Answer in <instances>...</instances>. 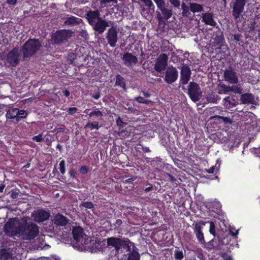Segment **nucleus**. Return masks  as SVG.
Segmentation results:
<instances>
[{
  "instance_id": "obj_42",
  "label": "nucleus",
  "mask_w": 260,
  "mask_h": 260,
  "mask_svg": "<svg viewBox=\"0 0 260 260\" xmlns=\"http://www.w3.org/2000/svg\"><path fill=\"white\" fill-rule=\"evenodd\" d=\"M174 257L176 260H182L184 257V254L182 251L175 250L174 251Z\"/></svg>"
},
{
  "instance_id": "obj_50",
  "label": "nucleus",
  "mask_w": 260,
  "mask_h": 260,
  "mask_svg": "<svg viewBox=\"0 0 260 260\" xmlns=\"http://www.w3.org/2000/svg\"><path fill=\"white\" fill-rule=\"evenodd\" d=\"M209 232L211 234L213 235L214 236H215V234H216L215 225L213 221L210 222Z\"/></svg>"
},
{
  "instance_id": "obj_20",
  "label": "nucleus",
  "mask_w": 260,
  "mask_h": 260,
  "mask_svg": "<svg viewBox=\"0 0 260 260\" xmlns=\"http://www.w3.org/2000/svg\"><path fill=\"white\" fill-rule=\"evenodd\" d=\"M100 16L101 14L99 10H92L89 9L86 12L85 17L89 24L91 25L95 21H98L99 19L102 18Z\"/></svg>"
},
{
  "instance_id": "obj_49",
  "label": "nucleus",
  "mask_w": 260,
  "mask_h": 260,
  "mask_svg": "<svg viewBox=\"0 0 260 260\" xmlns=\"http://www.w3.org/2000/svg\"><path fill=\"white\" fill-rule=\"evenodd\" d=\"M59 170L61 174H64L66 172V168H65V161L64 160H62L59 164Z\"/></svg>"
},
{
  "instance_id": "obj_15",
  "label": "nucleus",
  "mask_w": 260,
  "mask_h": 260,
  "mask_svg": "<svg viewBox=\"0 0 260 260\" xmlns=\"http://www.w3.org/2000/svg\"><path fill=\"white\" fill-rule=\"evenodd\" d=\"M246 4V0H235L233 4L232 14L233 17L237 19L244 10Z\"/></svg>"
},
{
  "instance_id": "obj_5",
  "label": "nucleus",
  "mask_w": 260,
  "mask_h": 260,
  "mask_svg": "<svg viewBox=\"0 0 260 260\" xmlns=\"http://www.w3.org/2000/svg\"><path fill=\"white\" fill-rule=\"evenodd\" d=\"M72 32L71 30H58L51 36L52 44L53 45H60L66 43L72 37Z\"/></svg>"
},
{
  "instance_id": "obj_43",
  "label": "nucleus",
  "mask_w": 260,
  "mask_h": 260,
  "mask_svg": "<svg viewBox=\"0 0 260 260\" xmlns=\"http://www.w3.org/2000/svg\"><path fill=\"white\" fill-rule=\"evenodd\" d=\"M116 123L119 128H123L127 124L126 122H124L122 121L121 118L120 116H118L116 119Z\"/></svg>"
},
{
  "instance_id": "obj_46",
  "label": "nucleus",
  "mask_w": 260,
  "mask_h": 260,
  "mask_svg": "<svg viewBox=\"0 0 260 260\" xmlns=\"http://www.w3.org/2000/svg\"><path fill=\"white\" fill-rule=\"evenodd\" d=\"M141 1H142L144 3V5L149 7V8L150 9H152V10H154L155 7H154V5H153L152 2L151 1V0H141Z\"/></svg>"
},
{
  "instance_id": "obj_33",
  "label": "nucleus",
  "mask_w": 260,
  "mask_h": 260,
  "mask_svg": "<svg viewBox=\"0 0 260 260\" xmlns=\"http://www.w3.org/2000/svg\"><path fill=\"white\" fill-rule=\"evenodd\" d=\"M189 9L193 13L201 12L203 11V6L201 5L196 3H189Z\"/></svg>"
},
{
  "instance_id": "obj_27",
  "label": "nucleus",
  "mask_w": 260,
  "mask_h": 260,
  "mask_svg": "<svg viewBox=\"0 0 260 260\" xmlns=\"http://www.w3.org/2000/svg\"><path fill=\"white\" fill-rule=\"evenodd\" d=\"M101 124L98 121H92L88 122L85 125L84 128L87 131H92L93 129L98 130L101 127Z\"/></svg>"
},
{
  "instance_id": "obj_59",
  "label": "nucleus",
  "mask_w": 260,
  "mask_h": 260,
  "mask_svg": "<svg viewBox=\"0 0 260 260\" xmlns=\"http://www.w3.org/2000/svg\"><path fill=\"white\" fill-rule=\"evenodd\" d=\"M19 195L18 192H17L16 190H15L14 189H12L11 191V198L15 199L18 198Z\"/></svg>"
},
{
  "instance_id": "obj_25",
  "label": "nucleus",
  "mask_w": 260,
  "mask_h": 260,
  "mask_svg": "<svg viewBox=\"0 0 260 260\" xmlns=\"http://www.w3.org/2000/svg\"><path fill=\"white\" fill-rule=\"evenodd\" d=\"M82 22V19L74 16H70L66 18L64 23L67 25L75 26L80 24Z\"/></svg>"
},
{
  "instance_id": "obj_45",
  "label": "nucleus",
  "mask_w": 260,
  "mask_h": 260,
  "mask_svg": "<svg viewBox=\"0 0 260 260\" xmlns=\"http://www.w3.org/2000/svg\"><path fill=\"white\" fill-rule=\"evenodd\" d=\"M242 89L238 86H230V92H233L235 93L241 94L242 93Z\"/></svg>"
},
{
  "instance_id": "obj_22",
  "label": "nucleus",
  "mask_w": 260,
  "mask_h": 260,
  "mask_svg": "<svg viewBox=\"0 0 260 260\" xmlns=\"http://www.w3.org/2000/svg\"><path fill=\"white\" fill-rule=\"evenodd\" d=\"M72 235L74 239L77 242H81L83 241V236L84 235V232L83 229L80 226H75L73 228L72 230Z\"/></svg>"
},
{
  "instance_id": "obj_53",
  "label": "nucleus",
  "mask_w": 260,
  "mask_h": 260,
  "mask_svg": "<svg viewBox=\"0 0 260 260\" xmlns=\"http://www.w3.org/2000/svg\"><path fill=\"white\" fill-rule=\"evenodd\" d=\"M117 0H100V3L101 6L105 5L107 4L112 3L113 4H117Z\"/></svg>"
},
{
  "instance_id": "obj_60",
  "label": "nucleus",
  "mask_w": 260,
  "mask_h": 260,
  "mask_svg": "<svg viewBox=\"0 0 260 260\" xmlns=\"http://www.w3.org/2000/svg\"><path fill=\"white\" fill-rule=\"evenodd\" d=\"M70 176L72 179H75L76 177V171L75 169H72L69 172Z\"/></svg>"
},
{
  "instance_id": "obj_41",
  "label": "nucleus",
  "mask_w": 260,
  "mask_h": 260,
  "mask_svg": "<svg viewBox=\"0 0 260 260\" xmlns=\"http://www.w3.org/2000/svg\"><path fill=\"white\" fill-rule=\"evenodd\" d=\"M122 224V221L120 219H117L112 226L116 231H121L120 226Z\"/></svg>"
},
{
  "instance_id": "obj_61",
  "label": "nucleus",
  "mask_w": 260,
  "mask_h": 260,
  "mask_svg": "<svg viewBox=\"0 0 260 260\" xmlns=\"http://www.w3.org/2000/svg\"><path fill=\"white\" fill-rule=\"evenodd\" d=\"M65 130L64 127H55L54 129V132H56V133L63 132Z\"/></svg>"
},
{
  "instance_id": "obj_62",
  "label": "nucleus",
  "mask_w": 260,
  "mask_h": 260,
  "mask_svg": "<svg viewBox=\"0 0 260 260\" xmlns=\"http://www.w3.org/2000/svg\"><path fill=\"white\" fill-rule=\"evenodd\" d=\"M239 230H236V231L234 232V231H232V228H231L229 230V232L230 233V234H231V235L232 236H233L234 237H236L238 235V234H239Z\"/></svg>"
},
{
  "instance_id": "obj_48",
  "label": "nucleus",
  "mask_w": 260,
  "mask_h": 260,
  "mask_svg": "<svg viewBox=\"0 0 260 260\" xmlns=\"http://www.w3.org/2000/svg\"><path fill=\"white\" fill-rule=\"evenodd\" d=\"M77 54L74 52H70L68 55V60L73 63V61L76 59Z\"/></svg>"
},
{
  "instance_id": "obj_24",
  "label": "nucleus",
  "mask_w": 260,
  "mask_h": 260,
  "mask_svg": "<svg viewBox=\"0 0 260 260\" xmlns=\"http://www.w3.org/2000/svg\"><path fill=\"white\" fill-rule=\"evenodd\" d=\"M202 21L206 24L215 26L217 23L213 19L212 14L210 13H205L202 15Z\"/></svg>"
},
{
  "instance_id": "obj_19",
  "label": "nucleus",
  "mask_w": 260,
  "mask_h": 260,
  "mask_svg": "<svg viewBox=\"0 0 260 260\" xmlns=\"http://www.w3.org/2000/svg\"><path fill=\"white\" fill-rule=\"evenodd\" d=\"M121 59L123 64L131 68H132L138 62L137 57L129 52L124 53Z\"/></svg>"
},
{
  "instance_id": "obj_38",
  "label": "nucleus",
  "mask_w": 260,
  "mask_h": 260,
  "mask_svg": "<svg viewBox=\"0 0 260 260\" xmlns=\"http://www.w3.org/2000/svg\"><path fill=\"white\" fill-rule=\"evenodd\" d=\"M10 255V253L6 249H2L0 251V260H8Z\"/></svg>"
},
{
  "instance_id": "obj_2",
  "label": "nucleus",
  "mask_w": 260,
  "mask_h": 260,
  "mask_svg": "<svg viewBox=\"0 0 260 260\" xmlns=\"http://www.w3.org/2000/svg\"><path fill=\"white\" fill-rule=\"evenodd\" d=\"M19 229H20L19 237L21 236L23 240H33L39 235V226L31 222H28L25 220L22 222V225L19 227Z\"/></svg>"
},
{
  "instance_id": "obj_28",
  "label": "nucleus",
  "mask_w": 260,
  "mask_h": 260,
  "mask_svg": "<svg viewBox=\"0 0 260 260\" xmlns=\"http://www.w3.org/2000/svg\"><path fill=\"white\" fill-rule=\"evenodd\" d=\"M217 90L218 93L220 94H229L230 93V86L219 84L217 86Z\"/></svg>"
},
{
  "instance_id": "obj_11",
  "label": "nucleus",
  "mask_w": 260,
  "mask_h": 260,
  "mask_svg": "<svg viewBox=\"0 0 260 260\" xmlns=\"http://www.w3.org/2000/svg\"><path fill=\"white\" fill-rule=\"evenodd\" d=\"M164 168L168 172L166 173V178L167 180L173 184H178L179 182L176 178V177H178L177 174L178 173L177 169L169 164H167Z\"/></svg>"
},
{
  "instance_id": "obj_1",
  "label": "nucleus",
  "mask_w": 260,
  "mask_h": 260,
  "mask_svg": "<svg viewBox=\"0 0 260 260\" xmlns=\"http://www.w3.org/2000/svg\"><path fill=\"white\" fill-rule=\"evenodd\" d=\"M42 46L38 39H29L22 45L21 52L23 58H30L35 55Z\"/></svg>"
},
{
  "instance_id": "obj_14",
  "label": "nucleus",
  "mask_w": 260,
  "mask_h": 260,
  "mask_svg": "<svg viewBox=\"0 0 260 260\" xmlns=\"http://www.w3.org/2000/svg\"><path fill=\"white\" fill-rule=\"evenodd\" d=\"M168 56L165 53L159 55L155 63L154 69L157 72H161L166 70L168 66Z\"/></svg>"
},
{
  "instance_id": "obj_3",
  "label": "nucleus",
  "mask_w": 260,
  "mask_h": 260,
  "mask_svg": "<svg viewBox=\"0 0 260 260\" xmlns=\"http://www.w3.org/2000/svg\"><path fill=\"white\" fill-rule=\"evenodd\" d=\"M22 222L17 218H10L4 226V231L9 237H19Z\"/></svg>"
},
{
  "instance_id": "obj_44",
  "label": "nucleus",
  "mask_w": 260,
  "mask_h": 260,
  "mask_svg": "<svg viewBox=\"0 0 260 260\" xmlns=\"http://www.w3.org/2000/svg\"><path fill=\"white\" fill-rule=\"evenodd\" d=\"M135 100L139 103L145 104L147 105L152 102L151 101L149 100H145L141 96H138L135 98Z\"/></svg>"
},
{
  "instance_id": "obj_26",
  "label": "nucleus",
  "mask_w": 260,
  "mask_h": 260,
  "mask_svg": "<svg viewBox=\"0 0 260 260\" xmlns=\"http://www.w3.org/2000/svg\"><path fill=\"white\" fill-rule=\"evenodd\" d=\"M89 118H91L93 121L96 118L97 120H102L103 116V114L102 111L98 108L92 110L90 113L88 114Z\"/></svg>"
},
{
  "instance_id": "obj_7",
  "label": "nucleus",
  "mask_w": 260,
  "mask_h": 260,
  "mask_svg": "<svg viewBox=\"0 0 260 260\" xmlns=\"http://www.w3.org/2000/svg\"><path fill=\"white\" fill-rule=\"evenodd\" d=\"M211 38L213 40V45L215 48L220 49L225 42L223 32L218 26L215 28V30L211 34Z\"/></svg>"
},
{
  "instance_id": "obj_9",
  "label": "nucleus",
  "mask_w": 260,
  "mask_h": 260,
  "mask_svg": "<svg viewBox=\"0 0 260 260\" xmlns=\"http://www.w3.org/2000/svg\"><path fill=\"white\" fill-rule=\"evenodd\" d=\"M178 78V72L176 68L169 67L165 72L164 81L168 84H172L176 81Z\"/></svg>"
},
{
  "instance_id": "obj_47",
  "label": "nucleus",
  "mask_w": 260,
  "mask_h": 260,
  "mask_svg": "<svg viewBox=\"0 0 260 260\" xmlns=\"http://www.w3.org/2000/svg\"><path fill=\"white\" fill-rule=\"evenodd\" d=\"M89 167L86 166H82L80 168L79 171L82 175H86L89 172Z\"/></svg>"
},
{
  "instance_id": "obj_23",
  "label": "nucleus",
  "mask_w": 260,
  "mask_h": 260,
  "mask_svg": "<svg viewBox=\"0 0 260 260\" xmlns=\"http://www.w3.org/2000/svg\"><path fill=\"white\" fill-rule=\"evenodd\" d=\"M69 221V219L67 217L59 213L54 217V223L57 226H65Z\"/></svg>"
},
{
  "instance_id": "obj_4",
  "label": "nucleus",
  "mask_w": 260,
  "mask_h": 260,
  "mask_svg": "<svg viewBox=\"0 0 260 260\" xmlns=\"http://www.w3.org/2000/svg\"><path fill=\"white\" fill-rule=\"evenodd\" d=\"M107 244L108 246L114 247L116 252L119 253V251L125 247L130 250L129 245L131 242L128 239H121L118 237H111L107 239Z\"/></svg>"
},
{
  "instance_id": "obj_6",
  "label": "nucleus",
  "mask_w": 260,
  "mask_h": 260,
  "mask_svg": "<svg viewBox=\"0 0 260 260\" xmlns=\"http://www.w3.org/2000/svg\"><path fill=\"white\" fill-rule=\"evenodd\" d=\"M187 90L188 96L194 102L198 101L202 96V91L199 85L194 81L189 83Z\"/></svg>"
},
{
  "instance_id": "obj_32",
  "label": "nucleus",
  "mask_w": 260,
  "mask_h": 260,
  "mask_svg": "<svg viewBox=\"0 0 260 260\" xmlns=\"http://www.w3.org/2000/svg\"><path fill=\"white\" fill-rule=\"evenodd\" d=\"M253 96L251 93H246L241 95V101L243 104L252 103L253 101Z\"/></svg>"
},
{
  "instance_id": "obj_39",
  "label": "nucleus",
  "mask_w": 260,
  "mask_h": 260,
  "mask_svg": "<svg viewBox=\"0 0 260 260\" xmlns=\"http://www.w3.org/2000/svg\"><path fill=\"white\" fill-rule=\"evenodd\" d=\"M181 9L182 10V14L184 17H188L190 14L189 12V10L190 9L189 7L185 4V3H183L181 4Z\"/></svg>"
},
{
  "instance_id": "obj_18",
  "label": "nucleus",
  "mask_w": 260,
  "mask_h": 260,
  "mask_svg": "<svg viewBox=\"0 0 260 260\" xmlns=\"http://www.w3.org/2000/svg\"><path fill=\"white\" fill-rule=\"evenodd\" d=\"M205 222L203 221H200L197 222L194 224L193 228V232L195 234L198 242L201 244H204L206 243L204 233L202 230L203 226L205 225Z\"/></svg>"
},
{
  "instance_id": "obj_35",
  "label": "nucleus",
  "mask_w": 260,
  "mask_h": 260,
  "mask_svg": "<svg viewBox=\"0 0 260 260\" xmlns=\"http://www.w3.org/2000/svg\"><path fill=\"white\" fill-rule=\"evenodd\" d=\"M128 251L129 252L127 254V260H140V256L138 251L136 250L131 251V249Z\"/></svg>"
},
{
  "instance_id": "obj_34",
  "label": "nucleus",
  "mask_w": 260,
  "mask_h": 260,
  "mask_svg": "<svg viewBox=\"0 0 260 260\" xmlns=\"http://www.w3.org/2000/svg\"><path fill=\"white\" fill-rule=\"evenodd\" d=\"M211 119L216 120L219 122H222L224 123H232V120L227 117H223L219 115H214L211 117Z\"/></svg>"
},
{
  "instance_id": "obj_57",
  "label": "nucleus",
  "mask_w": 260,
  "mask_h": 260,
  "mask_svg": "<svg viewBox=\"0 0 260 260\" xmlns=\"http://www.w3.org/2000/svg\"><path fill=\"white\" fill-rule=\"evenodd\" d=\"M221 257L224 260H233L232 256L225 252H224L221 254Z\"/></svg>"
},
{
  "instance_id": "obj_64",
  "label": "nucleus",
  "mask_w": 260,
  "mask_h": 260,
  "mask_svg": "<svg viewBox=\"0 0 260 260\" xmlns=\"http://www.w3.org/2000/svg\"><path fill=\"white\" fill-rule=\"evenodd\" d=\"M100 71L98 69H94L93 71L92 72L91 75L92 77H95L100 74Z\"/></svg>"
},
{
  "instance_id": "obj_30",
  "label": "nucleus",
  "mask_w": 260,
  "mask_h": 260,
  "mask_svg": "<svg viewBox=\"0 0 260 260\" xmlns=\"http://www.w3.org/2000/svg\"><path fill=\"white\" fill-rule=\"evenodd\" d=\"M115 86L120 87L123 89H126V83L124 78L119 74L115 76Z\"/></svg>"
},
{
  "instance_id": "obj_36",
  "label": "nucleus",
  "mask_w": 260,
  "mask_h": 260,
  "mask_svg": "<svg viewBox=\"0 0 260 260\" xmlns=\"http://www.w3.org/2000/svg\"><path fill=\"white\" fill-rule=\"evenodd\" d=\"M160 142L161 144L166 148L169 146L170 144V135L169 133L164 134L161 138Z\"/></svg>"
},
{
  "instance_id": "obj_56",
  "label": "nucleus",
  "mask_w": 260,
  "mask_h": 260,
  "mask_svg": "<svg viewBox=\"0 0 260 260\" xmlns=\"http://www.w3.org/2000/svg\"><path fill=\"white\" fill-rule=\"evenodd\" d=\"M139 146H140V147H136V150L137 151H139V149H141L143 150V151L144 152H145V153H146V152H150V150L149 149V148L148 147H144V146H142V145H139Z\"/></svg>"
},
{
  "instance_id": "obj_12",
  "label": "nucleus",
  "mask_w": 260,
  "mask_h": 260,
  "mask_svg": "<svg viewBox=\"0 0 260 260\" xmlns=\"http://www.w3.org/2000/svg\"><path fill=\"white\" fill-rule=\"evenodd\" d=\"M20 53L16 47L12 49L7 54L6 61L12 67H16L20 61Z\"/></svg>"
},
{
  "instance_id": "obj_37",
  "label": "nucleus",
  "mask_w": 260,
  "mask_h": 260,
  "mask_svg": "<svg viewBox=\"0 0 260 260\" xmlns=\"http://www.w3.org/2000/svg\"><path fill=\"white\" fill-rule=\"evenodd\" d=\"M17 113L18 115L17 117V122H19L21 119L26 118L28 115L27 111L19 110L18 108H17Z\"/></svg>"
},
{
  "instance_id": "obj_8",
  "label": "nucleus",
  "mask_w": 260,
  "mask_h": 260,
  "mask_svg": "<svg viewBox=\"0 0 260 260\" xmlns=\"http://www.w3.org/2000/svg\"><path fill=\"white\" fill-rule=\"evenodd\" d=\"M31 217L34 220L38 223L43 222L48 220L50 217V213L43 209L34 210L31 213Z\"/></svg>"
},
{
  "instance_id": "obj_13",
  "label": "nucleus",
  "mask_w": 260,
  "mask_h": 260,
  "mask_svg": "<svg viewBox=\"0 0 260 260\" xmlns=\"http://www.w3.org/2000/svg\"><path fill=\"white\" fill-rule=\"evenodd\" d=\"M106 39L110 47H114L116 46L118 41V32L116 27L113 26L108 29Z\"/></svg>"
},
{
  "instance_id": "obj_16",
  "label": "nucleus",
  "mask_w": 260,
  "mask_h": 260,
  "mask_svg": "<svg viewBox=\"0 0 260 260\" xmlns=\"http://www.w3.org/2000/svg\"><path fill=\"white\" fill-rule=\"evenodd\" d=\"M90 26H92L95 32L98 34L103 33L106 29V28L109 26V23L103 18L99 19Z\"/></svg>"
},
{
  "instance_id": "obj_63",
  "label": "nucleus",
  "mask_w": 260,
  "mask_h": 260,
  "mask_svg": "<svg viewBox=\"0 0 260 260\" xmlns=\"http://www.w3.org/2000/svg\"><path fill=\"white\" fill-rule=\"evenodd\" d=\"M101 96V94L100 92H96L95 93L92 94L91 95V97L95 100H98Z\"/></svg>"
},
{
  "instance_id": "obj_40",
  "label": "nucleus",
  "mask_w": 260,
  "mask_h": 260,
  "mask_svg": "<svg viewBox=\"0 0 260 260\" xmlns=\"http://www.w3.org/2000/svg\"><path fill=\"white\" fill-rule=\"evenodd\" d=\"M80 207H83L86 209H93L94 208V205L91 201H87L80 203Z\"/></svg>"
},
{
  "instance_id": "obj_10",
  "label": "nucleus",
  "mask_w": 260,
  "mask_h": 260,
  "mask_svg": "<svg viewBox=\"0 0 260 260\" xmlns=\"http://www.w3.org/2000/svg\"><path fill=\"white\" fill-rule=\"evenodd\" d=\"M156 12V18L159 24H162L168 21L173 15L172 9L167 8L165 7Z\"/></svg>"
},
{
  "instance_id": "obj_58",
  "label": "nucleus",
  "mask_w": 260,
  "mask_h": 260,
  "mask_svg": "<svg viewBox=\"0 0 260 260\" xmlns=\"http://www.w3.org/2000/svg\"><path fill=\"white\" fill-rule=\"evenodd\" d=\"M169 1L171 4L173 5L175 8H179L180 5V3L179 0H170Z\"/></svg>"
},
{
  "instance_id": "obj_21",
  "label": "nucleus",
  "mask_w": 260,
  "mask_h": 260,
  "mask_svg": "<svg viewBox=\"0 0 260 260\" xmlns=\"http://www.w3.org/2000/svg\"><path fill=\"white\" fill-rule=\"evenodd\" d=\"M224 77L225 80L230 83L237 84L238 82V78L236 73L231 69L224 71Z\"/></svg>"
},
{
  "instance_id": "obj_51",
  "label": "nucleus",
  "mask_w": 260,
  "mask_h": 260,
  "mask_svg": "<svg viewBox=\"0 0 260 260\" xmlns=\"http://www.w3.org/2000/svg\"><path fill=\"white\" fill-rule=\"evenodd\" d=\"M84 244L85 245V247H90L92 244H94V240H91V238L84 239Z\"/></svg>"
},
{
  "instance_id": "obj_17",
  "label": "nucleus",
  "mask_w": 260,
  "mask_h": 260,
  "mask_svg": "<svg viewBox=\"0 0 260 260\" xmlns=\"http://www.w3.org/2000/svg\"><path fill=\"white\" fill-rule=\"evenodd\" d=\"M191 71L187 65H183L180 72V83L184 85L188 83L191 77Z\"/></svg>"
},
{
  "instance_id": "obj_31",
  "label": "nucleus",
  "mask_w": 260,
  "mask_h": 260,
  "mask_svg": "<svg viewBox=\"0 0 260 260\" xmlns=\"http://www.w3.org/2000/svg\"><path fill=\"white\" fill-rule=\"evenodd\" d=\"M206 99L208 103H216L218 101L220 100V98L213 92H211L207 94Z\"/></svg>"
},
{
  "instance_id": "obj_29",
  "label": "nucleus",
  "mask_w": 260,
  "mask_h": 260,
  "mask_svg": "<svg viewBox=\"0 0 260 260\" xmlns=\"http://www.w3.org/2000/svg\"><path fill=\"white\" fill-rule=\"evenodd\" d=\"M17 108H10L9 109L6 114V117L7 119H15L16 122H17Z\"/></svg>"
},
{
  "instance_id": "obj_52",
  "label": "nucleus",
  "mask_w": 260,
  "mask_h": 260,
  "mask_svg": "<svg viewBox=\"0 0 260 260\" xmlns=\"http://www.w3.org/2000/svg\"><path fill=\"white\" fill-rule=\"evenodd\" d=\"M155 3L157 8L160 10L162 8L165 7V2L164 0H153Z\"/></svg>"
},
{
  "instance_id": "obj_54",
  "label": "nucleus",
  "mask_w": 260,
  "mask_h": 260,
  "mask_svg": "<svg viewBox=\"0 0 260 260\" xmlns=\"http://www.w3.org/2000/svg\"><path fill=\"white\" fill-rule=\"evenodd\" d=\"M32 139L37 142H41L43 139V134H40L37 136H35L34 137H32Z\"/></svg>"
},
{
  "instance_id": "obj_55",
  "label": "nucleus",
  "mask_w": 260,
  "mask_h": 260,
  "mask_svg": "<svg viewBox=\"0 0 260 260\" xmlns=\"http://www.w3.org/2000/svg\"><path fill=\"white\" fill-rule=\"evenodd\" d=\"M78 111V109L76 107H70L68 109V112L70 115H74Z\"/></svg>"
}]
</instances>
